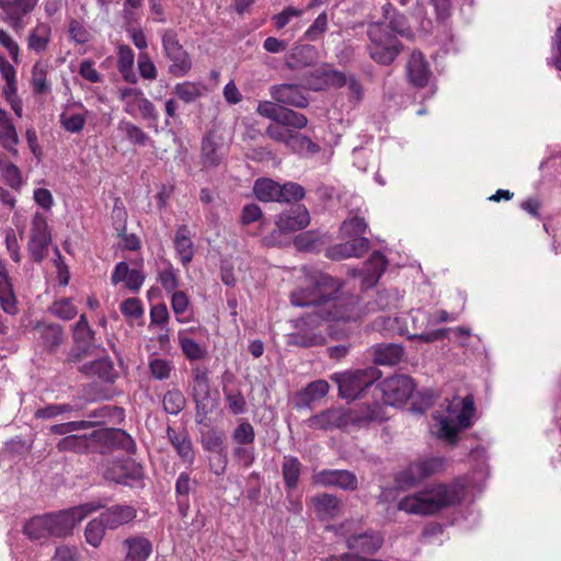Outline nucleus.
<instances>
[{
  "mask_svg": "<svg viewBox=\"0 0 561 561\" xmlns=\"http://www.w3.org/2000/svg\"><path fill=\"white\" fill-rule=\"evenodd\" d=\"M297 307L312 309L296 320L297 332L288 335V344L299 347L323 345L325 335L316 330L323 321H355L360 317L357 295L342 290V283L320 271H306L304 285L290 295Z\"/></svg>",
  "mask_w": 561,
  "mask_h": 561,
  "instance_id": "f257e3e1",
  "label": "nucleus"
},
{
  "mask_svg": "<svg viewBox=\"0 0 561 561\" xmlns=\"http://www.w3.org/2000/svg\"><path fill=\"white\" fill-rule=\"evenodd\" d=\"M465 491L461 484H437L425 491L401 499L398 510L409 514L432 515L461 501Z\"/></svg>",
  "mask_w": 561,
  "mask_h": 561,
  "instance_id": "f03ea898",
  "label": "nucleus"
},
{
  "mask_svg": "<svg viewBox=\"0 0 561 561\" xmlns=\"http://www.w3.org/2000/svg\"><path fill=\"white\" fill-rule=\"evenodd\" d=\"M369 44L367 50L370 58L382 66L394 61L403 48L401 42L391 34L383 23H371L367 28Z\"/></svg>",
  "mask_w": 561,
  "mask_h": 561,
  "instance_id": "7ed1b4c3",
  "label": "nucleus"
},
{
  "mask_svg": "<svg viewBox=\"0 0 561 561\" xmlns=\"http://www.w3.org/2000/svg\"><path fill=\"white\" fill-rule=\"evenodd\" d=\"M448 416L439 420L438 436L454 444L457 440L458 433L471 425V417L474 412V402L471 396L462 399L455 398L448 404Z\"/></svg>",
  "mask_w": 561,
  "mask_h": 561,
  "instance_id": "20e7f679",
  "label": "nucleus"
},
{
  "mask_svg": "<svg viewBox=\"0 0 561 561\" xmlns=\"http://www.w3.org/2000/svg\"><path fill=\"white\" fill-rule=\"evenodd\" d=\"M104 507L101 502H89L67 510L47 513L50 535L54 538H66L73 534L75 527L89 514Z\"/></svg>",
  "mask_w": 561,
  "mask_h": 561,
  "instance_id": "39448f33",
  "label": "nucleus"
},
{
  "mask_svg": "<svg viewBox=\"0 0 561 561\" xmlns=\"http://www.w3.org/2000/svg\"><path fill=\"white\" fill-rule=\"evenodd\" d=\"M380 377L381 371L378 368L370 366L364 369H356L354 371L334 374L332 376V380L337 385L341 398L355 400Z\"/></svg>",
  "mask_w": 561,
  "mask_h": 561,
  "instance_id": "423d86ee",
  "label": "nucleus"
},
{
  "mask_svg": "<svg viewBox=\"0 0 561 561\" xmlns=\"http://www.w3.org/2000/svg\"><path fill=\"white\" fill-rule=\"evenodd\" d=\"M164 57L169 61L168 72L176 78L185 77L192 69V59L179 41L178 33L168 28L161 36Z\"/></svg>",
  "mask_w": 561,
  "mask_h": 561,
  "instance_id": "0eeeda50",
  "label": "nucleus"
},
{
  "mask_svg": "<svg viewBox=\"0 0 561 561\" xmlns=\"http://www.w3.org/2000/svg\"><path fill=\"white\" fill-rule=\"evenodd\" d=\"M443 466L444 459L440 457L420 459L412 462L405 470L397 473L394 480L399 488L408 489L422 479L439 472L443 469Z\"/></svg>",
  "mask_w": 561,
  "mask_h": 561,
  "instance_id": "6e6552de",
  "label": "nucleus"
},
{
  "mask_svg": "<svg viewBox=\"0 0 561 561\" xmlns=\"http://www.w3.org/2000/svg\"><path fill=\"white\" fill-rule=\"evenodd\" d=\"M73 344L67 355V362L78 363L93 353L94 332L90 328L85 314H81L73 325Z\"/></svg>",
  "mask_w": 561,
  "mask_h": 561,
  "instance_id": "1a4fd4ad",
  "label": "nucleus"
},
{
  "mask_svg": "<svg viewBox=\"0 0 561 561\" xmlns=\"http://www.w3.org/2000/svg\"><path fill=\"white\" fill-rule=\"evenodd\" d=\"M386 404H402L410 399L414 390L413 379L407 375H394L379 385Z\"/></svg>",
  "mask_w": 561,
  "mask_h": 561,
  "instance_id": "9d476101",
  "label": "nucleus"
},
{
  "mask_svg": "<svg viewBox=\"0 0 561 561\" xmlns=\"http://www.w3.org/2000/svg\"><path fill=\"white\" fill-rule=\"evenodd\" d=\"M51 241L46 218L36 213L32 218L28 252L35 262H42L48 253V245Z\"/></svg>",
  "mask_w": 561,
  "mask_h": 561,
  "instance_id": "9b49d317",
  "label": "nucleus"
},
{
  "mask_svg": "<svg viewBox=\"0 0 561 561\" xmlns=\"http://www.w3.org/2000/svg\"><path fill=\"white\" fill-rule=\"evenodd\" d=\"M227 147L216 131H208L201 142V164L205 170L216 169L224 161Z\"/></svg>",
  "mask_w": 561,
  "mask_h": 561,
  "instance_id": "f8f14e48",
  "label": "nucleus"
},
{
  "mask_svg": "<svg viewBox=\"0 0 561 561\" xmlns=\"http://www.w3.org/2000/svg\"><path fill=\"white\" fill-rule=\"evenodd\" d=\"M103 477L107 481L133 486L142 480L144 470L133 460L113 462L104 470Z\"/></svg>",
  "mask_w": 561,
  "mask_h": 561,
  "instance_id": "ddd939ff",
  "label": "nucleus"
},
{
  "mask_svg": "<svg viewBox=\"0 0 561 561\" xmlns=\"http://www.w3.org/2000/svg\"><path fill=\"white\" fill-rule=\"evenodd\" d=\"M346 547L354 551L355 554L376 553L383 543V538L380 534L367 530L363 533H351L350 529L344 531Z\"/></svg>",
  "mask_w": 561,
  "mask_h": 561,
  "instance_id": "4468645a",
  "label": "nucleus"
},
{
  "mask_svg": "<svg viewBox=\"0 0 561 561\" xmlns=\"http://www.w3.org/2000/svg\"><path fill=\"white\" fill-rule=\"evenodd\" d=\"M313 482L319 485L337 486L347 491H354L358 485L357 477L348 470H322L313 476Z\"/></svg>",
  "mask_w": 561,
  "mask_h": 561,
  "instance_id": "2eb2a0df",
  "label": "nucleus"
},
{
  "mask_svg": "<svg viewBox=\"0 0 561 561\" xmlns=\"http://www.w3.org/2000/svg\"><path fill=\"white\" fill-rule=\"evenodd\" d=\"M307 423L311 428L324 431L351 425L348 411L343 409H328L309 417Z\"/></svg>",
  "mask_w": 561,
  "mask_h": 561,
  "instance_id": "dca6fc26",
  "label": "nucleus"
},
{
  "mask_svg": "<svg viewBox=\"0 0 561 561\" xmlns=\"http://www.w3.org/2000/svg\"><path fill=\"white\" fill-rule=\"evenodd\" d=\"M310 224V215L306 206L296 205L278 215L276 226L282 232H294Z\"/></svg>",
  "mask_w": 561,
  "mask_h": 561,
  "instance_id": "f3484780",
  "label": "nucleus"
},
{
  "mask_svg": "<svg viewBox=\"0 0 561 561\" xmlns=\"http://www.w3.org/2000/svg\"><path fill=\"white\" fill-rule=\"evenodd\" d=\"M319 58L318 49L310 44H298L285 56V66L290 70H299L313 66Z\"/></svg>",
  "mask_w": 561,
  "mask_h": 561,
  "instance_id": "a211bd4d",
  "label": "nucleus"
},
{
  "mask_svg": "<svg viewBox=\"0 0 561 561\" xmlns=\"http://www.w3.org/2000/svg\"><path fill=\"white\" fill-rule=\"evenodd\" d=\"M272 99L280 104L305 108L308 106L309 101L302 93L299 85L283 83L271 87L270 90Z\"/></svg>",
  "mask_w": 561,
  "mask_h": 561,
  "instance_id": "6ab92c4d",
  "label": "nucleus"
},
{
  "mask_svg": "<svg viewBox=\"0 0 561 561\" xmlns=\"http://www.w3.org/2000/svg\"><path fill=\"white\" fill-rule=\"evenodd\" d=\"M351 425L365 426L371 422L386 420L383 408L377 401L363 403L358 408L347 410Z\"/></svg>",
  "mask_w": 561,
  "mask_h": 561,
  "instance_id": "aec40b11",
  "label": "nucleus"
},
{
  "mask_svg": "<svg viewBox=\"0 0 561 561\" xmlns=\"http://www.w3.org/2000/svg\"><path fill=\"white\" fill-rule=\"evenodd\" d=\"M37 340L49 353H55L64 343L62 327L56 323H38L34 329Z\"/></svg>",
  "mask_w": 561,
  "mask_h": 561,
  "instance_id": "412c9836",
  "label": "nucleus"
},
{
  "mask_svg": "<svg viewBox=\"0 0 561 561\" xmlns=\"http://www.w3.org/2000/svg\"><path fill=\"white\" fill-rule=\"evenodd\" d=\"M408 78L417 88H424L430 80L431 70L421 51H413L407 65Z\"/></svg>",
  "mask_w": 561,
  "mask_h": 561,
  "instance_id": "4be33fe9",
  "label": "nucleus"
},
{
  "mask_svg": "<svg viewBox=\"0 0 561 561\" xmlns=\"http://www.w3.org/2000/svg\"><path fill=\"white\" fill-rule=\"evenodd\" d=\"M137 511L130 505H113L101 513L100 517L107 529H116L136 518Z\"/></svg>",
  "mask_w": 561,
  "mask_h": 561,
  "instance_id": "5701e85b",
  "label": "nucleus"
},
{
  "mask_svg": "<svg viewBox=\"0 0 561 561\" xmlns=\"http://www.w3.org/2000/svg\"><path fill=\"white\" fill-rule=\"evenodd\" d=\"M125 561H147L152 553L151 541L144 536H130L123 541Z\"/></svg>",
  "mask_w": 561,
  "mask_h": 561,
  "instance_id": "b1692460",
  "label": "nucleus"
},
{
  "mask_svg": "<svg viewBox=\"0 0 561 561\" xmlns=\"http://www.w3.org/2000/svg\"><path fill=\"white\" fill-rule=\"evenodd\" d=\"M79 370L87 377H98L107 383H113L117 377L113 362L108 357L85 363Z\"/></svg>",
  "mask_w": 561,
  "mask_h": 561,
  "instance_id": "393cba45",
  "label": "nucleus"
},
{
  "mask_svg": "<svg viewBox=\"0 0 561 561\" xmlns=\"http://www.w3.org/2000/svg\"><path fill=\"white\" fill-rule=\"evenodd\" d=\"M403 355V347L397 343L376 344L371 348V357L377 365L393 366L402 359Z\"/></svg>",
  "mask_w": 561,
  "mask_h": 561,
  "instance_id": "a878e982",
  "label": "nucleus"
},
{
  "mask_svg": "<svg viewBox=\"0 0 561 561\" xmlns=\"http://www.w3.org/2000/svg\"><path fill=\"white\" fill-rule=\"evenodd\" d=\"M329 388L330 386L328 381L322 379L310 382L301 392L297 393L295 398V408H310L312 402L327 396Z\"/></svg>",
  "mask_w": 561,
  "mask_h": 561,
  "instance_id": "bb28decb",
  "label": "nucleus"
},
{
  "mask_svg": "<svg viewBox=\"0 0 561 561\" xmlns=\"http://www.w3.org/2000/svg\"><path fill=\"white\" fill-rule=\"evenodd\" d=\"M311 503L316 513L321 519H331L336 517L342 507V502L335 495L322 493L313 496Z\"/></svg>",
  "mask_w": 561,
  "mask_h": 561,
  "instance_id": "cd10ccee",
  "label": "nucleus"
},
{
  "mask_svg": "<svg viewBox=\"0 0 561 561\" xmlns=\"http://www.w3.org/2000/svg\"><path fill=\"white\" fill-rule=\"evenodd\" d=\"M168 438L176 450L178 455L188 463H193L195 459V453L193 450L192 440L185 430L178 433L171 426L167 428Z\"/></svg>",
  "mask_w": 561,
  "mask_h": 561,
  "instance_id": "c85d7f7f",
  "label": "nucleus"
},
{
  "mask_svg": "<svg viewBox=\"0 0 561 561\" xmlns=\"http://www.w3.org/2000/svg\"><path fill=\"white\" fill-rule=\"evenodd\" d=\"M23 533L31 540H41L53 537L48 514L36 515L30 518L23 526Z\"/></svg>",
  "mask_w": 561,
  "mask_h": 561,
  "instance_id": "c756f323",
  "label": "nucleus"
},
{
  "mask_svg": "<svg viewBox=\"0 0 561 561\" xmlns=\"http://www.w3.org/2000/svg\"><path fill=\"white\" fill-rule=\"evenodd\" d=\"M174 247L183 265L191 263L194 256V245L186 225L178 228L174 237Z\"/></svg>",
  "mask_w": 561,
  "mask_h": 561,
  "instance_id": "7c9ffc66",
  "label": "nucleus"
},
{
  "mask_svg": "<svg viewBox=\"0 0 561 561\" xmlns=\"http://www.w3.org/2000/svg\"><path fill=\"white\" fill-rule=\"evenodd\" d=\"M301 462L297 457L285 456L282 463V476L287 491H293L297 488L301 474Z\"/></svg>",
  "mask_w": 561,
  "mask_h": 561,
  "instance_id": "2f4dec72",
  "label": "nucleus"
},
{
  "mask_svg": "<svg viewBox=\"0 0 561 561\" xmlns=\"http://www.w3.org/2000/svg\"><path fill=\"white\" fill-rule=\"evenodd\" d=\"M253 192L259 201L264 203L278 202L280 184L268 178H260L254 182Z\"/></svg>",
  "mask_w": 561,
  "mask_h": 561,
  "instance_id": "473e14b6",
  "label": "nucleus"
},
{
  "mask_svg": "<svg viewBox=\"0 0 561 561\" xmlns=\"http://www.w3.org/2000/svg\"><path fill=\"white\" fill-rule=\"evenodd\" d=\"M405 320L397 316H378L374 320V328L387 333L404 335L410 333Z\"/></svg>",
  "mask_w": 561,
  "mask_h": 561,
  "instance_id": "72a5a7b5",
  "label": "nucleus"
},
{
  "mask_svg": "<svg viewBox=\"0 0 561 561\" xmlns=\"http://www.w3.org/2000/svg\"><path fill=\"white\" fill-rule=\"evenodd\" d=\"M51 28L48 24L39 23L36 27L30 33L27 39V46L30 49L42 53L46 50L49 42H50Z\"/></svg>",
  "mask_w": 561,
  "mask_h": 561,
  "instance_id": "f704fd0d",
  "label": "nucleus"
},
{
  "mask_svg": "<svg viewBox=\"0 0 561 561\" xmlns=\"http://www.w3.org/2000/svg\"><path fill=\"white\" fill-rule=\"evenodd\" d=\"M192 399L195 403V422L208 426V415L213 412L210 392H192Z\"/></svg>",
  "mask_w": 561,
  "mask_h": 561,
  "instance_id": "c9c22d12",
  "label": "nucleus"
},
{
  "mask_svg": "<svg viewBox=\"0 0 561 561\" xmlns=\"http://www.w3.org/2000/svg\"><path fill=\"white\" fill-rule=\"evenodd\" d=\"M48 66L43 61H36L32 68V85L35 94H45L50 91V84L47 82Z\"/></svg>",
  "mask_w": 561,
  "mask_h": 561,
  "instance_id": "e433bc0d",
  "label": "nucleus"
},
{
  "mask_svg": "<svg viewBox=\"0 0 561 561\" xmlns=\"http://www.w3.org/2000/svg\"><path fill=\"white\" fill-rule=\"evenodd\" d=\"M186 399L179 389L168 390L162 399V407L165 413L178 415L184 410Z\"/></svg>",
  "mask_w": 561,
  "mask_h": 561,
  "instance_id": "4c0bfd02",
  "label": "nucleus"
},
{
  "mask_svg": "<svg viewBox=\"0 0 561 561\" xmlns=\"http://www.w3.org/2000/svg\"><path fill=\"white\" fill-rule=\"evenodd\" d=\"M56 447L61 453L73 451L82 454L89 448V438L87 435H67L57 443Z\"/></svg>",
  "mask_w": 561,
  "mask_h": 561,
  "instance_id": "58836bf2",
  "label": "nucleus"
},
{
  "mask_svg": "<svg viewBox=\"0 0 561 561\" xmlns=\"http://www.w3.org/2000/svg\"><path fill=\"white\" fill-rule=\"evenodd\" d=\"M222 392L230 413L233 415H239L247 412V401L239 389H228L224 387Z\"/></svg>",
  "mask_w": 561,
  "mask_h": 561,
  "instance_id": "ea45409f",
  "label": "nucleus"
},
{
  "mask_svg": "<svg viewBox=\"0 0 561 561\" xmlns=\"http://www.w3.org/2000/svg\"><path fill=\"white\" fill-rule=\"evenodd\" d=\"M225 438L222 431L211 428L202 436V446L206 451L216 454L226 453Z\"/></svg>",
  "mask_w": 561,
  "mask_h": 561,
  "instance_id": "a19ab883",
  "label": "nucleus"
},
{
  "mask_svg": "<svg viewBox=\"0 0 561 561\" xmlns=\"http://www.w3.org/2000/svg\"><path fill=\"white\" fill-rule=\"evenodd\" d=\"M387 261L385 256L375 251L365 264L364 273L367 274L368 280L373 284L379 279L386 270Z\"/></svg>",
  "mask_w": 561,
  "mask_h": 561,
  "instance_id": "79ce46f5",
  "label": "nucleus"
},
{
  "mask_svg": "<svg viewBox=\"0 0 561 561\" xmlns=\"http://www.w3.org/2000/svg\"><path fill=\"white\" fill-rule=\"evenodd\" d=\"M79 410H81V407L79 404H48L44 408L37 409L34 415L36 419H53L61 414L77 412Z\"/></svg>",
  "mask_w": 561,
  "mask_h": 561,
  "instance_id": "37998d69",
  "label": "nucleus"
},
{
  "mask_svg": "<svg viewBox=\"0 0 561 561\" xmlns=\"http://www.w3.org/2000/svg\"><path fill=\"white\" fill-rule=\"evenodd\" d=\"M106 528L100 516L90 520L84 530L87 542L93 547H99L104 538Z\"/></svg>",
  "mask_w": 561,
  "mask_h": 561,
  "instance_id": "c03bdc74",
  "label": "nucleus"
},
{
  "mask_svg": "<svg viewBox=\"0 0 561 561\" xmlns=\"http://www.w3.org/2000/svg\"><path fill=\"white\" fill-rule=\"evenodd\" d=\"M18 144L19 137L12 122L0 125V145L13 156H18V149L15 148Z\"/></svg>",
  "mask_w": 561,
  "mask_h": 561,
  "instance_id": "a18cd8bd",
  "label": "nucleus"
},
{
  "mask_svg": "<svg viewBox=\"0 0 561 561\" xmlns=\"http://www.w3.org/2000/svg\"><path fill=\"white\" fill-rule=\"evenodd\" d=\"M286 146L295 152L308 151L316 153L320 150L319 146L314 144L309 137L296 131H291L290 138L288 139Z\"/></svg>",
  "mask_w": 561,
  "mask_h": 561,
  "instance_id": "49530a36",
  "label": "nucleus"
},
{
  "mask_svg": "<svg viewBox=\"0 0 561 561\" xmlns=\"http://www.w3.org/2000/svg\"><path fill=\"white\" fill-rule=\"evenodd\" d=\"M280 193H278L277 203H293L301 201L305 195V188L296 182H285L280 184Z\"/></svg>",
  "mask_w": 561,
  "mask_h": 561,
  "instance_id": "de8ad7c7",
  "label": "nucleus"
},
{
  "mask_svg": "<svg viewBox=\"0 0 561 561\" xmlns=\"http://www.w3.org/2000/svg\"><path fill=\"white\" fill-rule=\"evenodd\" d=\"M277 123L286 127L301 129L307 126L308 119L301 113L295 112L287 107H282Z\"/></svg>",
  "mask_w": 561,
  "mask_h": 561,
  "instance_id": "09e8293b",
  "label": "nucleus"
},
{
  "mask_svg": "<svg viewBox=\"0 0 561 561\" xmlns=\"http://www.w3.org/2000/svg\"><path fill=\"white\" fill-rule=\"evenodd\" d=\"M231 438L238 445H250L255 439V431L249 421H241L232 431Z\"/></svg>",
  "mask_w": 561,
  "mask_h": 561,
  "instance_id": "8fccbe9b",
  "label": "nucleus"
},
{
  "mask_svg": "<svg viewBox=\"0 0 561 561\" xmlns=\"http://www.w3.org/2000/svg\"><path fill=\"white\" fill-rule=\"evenodd\" d=\"M367 229V224L363 217L354 215L345 219L341 227L340 232L345 237L362 236Z\"/></svg>",
  "mask_w": 561,
  "mask_h": 561,
  "instance_id": "3c124183",
  "label": "nucleus"
},
{
  "mask_svg": "<svg viewBox=\"0 0 561 561\" xmlns=\"http://www.w3.org/2000/svg\"><path fill=\"white\" fill-rule=\"evenodd\" d=\"M385 26L396 36L400 35L409 39H412L414 36L409 26L408 19L403 14H393Z\"/></svg>",
  "mask_w": 561,
  "mask_h": 561,
  "instance_id": "603ef678",
  "label": "nucleus"
},
{
  "mask_svg": "<svg viewBox=\"0 0 561 561\" xmlns=\"http://www.w3.org/2000/svg\"><path fill=\"white\" fill-rule=\"evenodd\" d=\"M197 482L192 480L187 472H181L175 482V493L180 505H187L188 495Z\"/></svg>",
  "mask_w": 561,
  "mask_h": 561,
  "instance_id": "864d4df0",
  "label": "nucleus"
},
{
  "mask_svg": "<svg viewBox=\"0 0 561 561\" xmlns=\"http://www.w3.org/2000/svg\"><path fill=\"white\" fill-rule=\"evenodd\" d=\"M313 76L317 79H322L324 83L335 88L346 85L348 79L345 73L335 69H318L314 71Z\"/></svg>",
  "mask_w": 561,
  "mask_h": 561,
  "instance_id": "5fc2aeb1",
  "label": "nucleus"
},
{
  "mask_svg": "<svg viewBox=\"0 0 561 561\" xmlns=\"http://www.w3.org/2000/svg\"><path fill=\"white\" fill-rule=\"evenodd\" d=\"M182 352L190 360H198L206 356V350L196 341L187 336L180 337Z\"/></svg>",
  "mask_w": 561,
  "mask_h": 561,
  "instance_id": "6e6d98bb",
  "label": "nucleus"
},
{
  "mask_svg": "<svg viewBox=\"0 0 561 561\" xmlns=\"http://www.w3.org/2000/svg\"><path fill=\"white\" fill-rule=\"evenodd\" d=\"M409 319L412 323V332L407 334L409 337L411 334L421 333L431 325L432 316L423 309H416L410 312Z\"/></svg>",
  "mask_w": 561,
  "mask_h": 561,
  "instance_id": "4d7b16f0",
  "label": "nucleus"
},
{
  "mask_svg": "<svg viewBox=\"0 0 561 561\" xmlns=\"http://www.w3.org/2000/svg\"><path fill=\"white\" fill-rule=\"evenodd\" d=\"M148 366L151 376L157 380L168 379L173 370L171 362L158 357L150 358Z\"/></svg>",
  "mask_w": 561,
  "mask_h": 561,
  "instance_id": "13d9d810",
  "label": "nucleus"
},
{
  "mask_svg": "<svg viewBox=\"0 0 561 561\" xmlns=\"http://www.w3.org/2000/svg\"><path fill=\"white\" fill-rule=\"evenodd\" d=\"M119 128L134 145L145 146L149 141V136L140 127L129 122H122Z\"/></svg>",
  "mask_w": 561,
  "mask_h": 561,
  "instance_id": "bf43d9fd",
  "label": "nucleus"
},
{
  "mask_svg": "<svg viewBox=\"0 0 561 561\" xmlns=\"http://www.w3.org/2000/svg\"><path fill=\"white\" fill-rule=\"evenodd\" d=\"M174 94L185 103L194 102L199 95V88L192 82L178 83L173 90Z\"/></svg>",
  "mask_w": 561,
  "mask_h": 561,
  "instance_id": "052dcab7",
  "label": "nucleus"
},
{
  "mask_svg": "<svg viewBox=\"0 0 561 561\" xmlns=\"http://www.w3.org/2000/svg\"><path fill=\"white\" fill-rule=\"evenodd\" d=\"M85 116L83 114H71L67 115L62 113L59 122L62 128L69 133H80L85 125Z\"/></svg>",
  "mask_w": 561,
  "mask_h": 561,
  "instance_id": "680f3d73",
  "label": "nucleus"
},
{
  "mask_svg": "<svg viewBox=\"0 0 561 561\" xmlns=\"http://www.w3.org/2000/svg\"><path fill=\"white\" fill-rule=\"evenodd\" d=\"M3 12L5 13L3 21L8 22L14 31L21 32L24 28L23 15L26 13H23L18 4L10 3Z\"/></svg>",
  "mask_w": 561,
  "mask_h": 561,
  "instance_id": "e2e57ef3",
  "label": "nucleus"
},
{
  "mask_svg": "<svg viewBox=\"0 0 561 561\" xmlns=\"http://www.w3.org/2000/svg\"><path fill=\"white\" fill-rule=\"evenodd\" d=\"M399 294L397 290L392 289L380 290L375 298V305L381 310L397 308Z\"/></svg>",
  "mask_w": 561,
  "mask_h": 561,
  "instance_id": "0e129e2a",
  "label": "nucleus"
},
{
  "mask_svg": "<svg viewBox=\"0 0 561 561\" xmlns=\"http://www.w3.org/2000/svg\"><path fill=\"white\" fill-rule=\"evenodd\" d=\"M158 280L168 293H173L179 287L178 273L171 264H169L163 271L159 272Z\"/></svg>",
  "mask_w": 561,
  "mask_h": 561,
  "instance_id": "69168bd1",
  "label": "nucleus"
},
{
  "mask_svg": "<svg viewBox=\"0 0 561 561\" xmlns=\"http://www.w3.org/2000/svg\"><path fill=\"white\" fill-rule=\"evenodd\" d=\"M111 440L114 445L128 454H134L136 450V444L134 439L123 430L113 431L111 434Z\"/></svg>",
  "mask_w": 561,
  "mask_h": 561,
  "instance_id": "338daca9",
  "label": "nucleus"
},
{
  "mask_svg": "<svg viewBox=\"0 0 561 561\" xmlns=\"http://www.w3.org/2000/svg\"><path fill=\"white\" fill-rule=\"evenodd\" d=\"M328 28V15L322 12L309 26L305 33V37L309 41H317Z\"/></svg>",
  "mask_w": 561,
  "mask_h": 561,
  "instance_id": "774afa93",
  "label": "nucleus"
}]
</instances>
